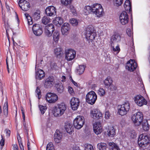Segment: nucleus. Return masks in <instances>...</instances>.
I'll use <instances>...</instances> for the list:
<instances>
[{
    "label": "nucleus",
    "mask_w": 150,
    "mask_h": 150,
    "mask_svg": "<svg viewBox=\"0 0 150 150\" xmlns=\"http://www.w3.org/2000/svg\"><path fill=\"white\" fill-rule=\"evenodd\" d=\"M67 109V106L64 103H61L53 108V113L55 117H60L64 113Z\"/></svg>",
    "instance_id": "obj_1"
},
{
    "label": "nucleus",
    "mask_w": 150,
    "mask_h": 150,
    "mask_svg": "<svg viewBox=\"0 0 150 150\" xmlns=\"http://www.w3.org/2000/svg\"><path fill=\"white\" fill-rule=\"evenodd\" d=\"M85 37L88 42H92L95 39L96 33L94 28L92 26H88L86 29L85 33Z\"/></svg>",
    "instance_id": "obj_2"
},
{
    "label": "nucleus",
    "mask_w": 150,
    "mask_h": 150,
    "mask_svg": "<svg viewBox=\"0 0 150 150\" xmlns=\"http://www.w3.org/2000/svg\"><path fill=\"white\" fill-rule=\"evenodd\" d=\"M150 142V136L149 134H140L138 139V143L141 147L145 146Z\"/></svg>",
    "instance_id": "obj_3"
},
{
    "label": "nucleus",
    "mask_w": 150,
    "mask_h": 150,
    "mask_svg": "<svg viewBox=\"0 0 150 150\" xmlns=\"http://www.w3.org/2000/svg\"><path fill=\"white\" fill-rule=\"evenodd\" d=\"M92 13L97 17H100L102 16L104 13L103 9L100 4L95 3L92 5Z\"/></svg>",
    "instance_id": "obj_4"
},
{
    "label": "nucleus",
    "mask_w": 150,
    "mask_h": 150,
    "mask_svg": "<svg viewBox=\"0 0 150 150\" xmlns=\"http://www.w3.org/2000/svg\"><path fill=\"white\" fill-rule=\"evenodd\" d=\"M130 108L129 103L128 102H125L123 104L118 106V112L122 116L126 115L129 111Z\"/></svg>",
    "instance_id": "obj_5"
},
{
    "label": "nucleus",
    "mask_w": 150,
    "mask_h": 150,
    "mask_svg": "<svg viewBox=\"0 0 150 150\" xmlns=\"http://www.w3.org/2000/svg\"><path fill=\"white\" fill-rule=\"evenodd\" d=\"M130 108L129 103L128 102H125L123 104L118 106V112L122 116L126 115L129 111Z\"/></svg>",
    "instance_id": "obj_6"
},
{
    "label": "nucleus",
    "mask_w": 150,
    "mask_h": 150,
    "mask_svg": "<svg viewBox=\"0 0 150 150\" xmlns=\"http://www.w3.org/2000/svg\"><path fill=\"white\" fill-rule=\"evenodd\" d=\"M143 119L142 113L140 112H138L134 114L132 117V121L136 126H139L141 124Z\"/></svg>",
    "instance_id": "obj_7"
},
{
    "label": "nucleus",
    "mask_w": 150,
    "mask_h": 150,
    "mask_svg": "<svg viewBox=\"0 0 150 150\" xmlns=\"http://www.w3.org/2000/svg\"><path fill=\"white\" fill-rule=\"evenodd\" d=\"M97 99V96L96 93L93 91L89 92L86 96V102L91 105H93L95 103Z\"/></svg>",
    "instance_id": "obj_8"
},
{
    "label": "nucleus",
    "mask_w": 150,
    "mask_h": 150,
    "mask_svg": "<svg viewBox=\"0 0 150 150\" xmlns=\"http://www.w3.org/2000/svg\"><path fill=\"white\" fill-rule=\"evenodd\" d=\"M84 122V119L83 117L78 116L74 120V126L77 129H80L83 127Z\"/></svg>",
    "instance_id": "obj_9"
},
{
    "label": "nucleus",
    "mask_w": 150,
    "mask_h": 150,
    "mask_svg": "<svg viewBox=\"0 0 150 150\" xmlns=\"http://www.w3.org/2000/svg\"><path fill=\"white\" fill-rule=\"evenodd\" d=\"M134 100L135 103L138 106L140 107L144 105H146L147 103L146 100L140 95L136 96L134 98Z\"/></svg>",
    "instance_id": "obj_10"
},
{
    "label": "nucleus",
    "mask_w": 150,
    "mask_h": 150,
    "mask_svg": "<svg viewBox=\"0 0 150 150\" xmlns=\"http://www.w3.org/2000/svg\"><path fill=\"white\" fill-rule=\"evenodd\" d=\"M65 58L68 61L73 60L75 57L76 52L72 49L67 50L65 51Z\"/></svg>",
    "instance_id": "obj_11"
},
{
    "label": "nucleus",
    "mask_w": 150,
    "mask_h": 150,
    "mask_svg": "<svg viewBox=\"0 0 150 150\" xmlns=\"http://www.w3.org/2000/svg\"><path fill=\"white\" fill-rule=\"evenodd\" d=\"M137 66V64L134 60L130 59L128 61L126 66V68L128 71H133L135 70Z\"/></svg>",
    "instance_id": "obj_12"
},
{
    "label": "nucleus",
    "mask_w": 150,
    "mask_h": 150,
    "mask_svg": "<svg viewBox=\"0 0 150 150\" xmlns=\"http://www.w3.org/2000/svg\"><path fill=\"white\" fill-rule=\"evenodd\" d=\"M32 30L34 34L36 36H40L43 33L41 26L37 23H35L33 25Z\"/></svg>",
    "instance_id": "obj_13"
},
{
    "label": "nucleus",
    "mask_w": 150,
    "mask_h": 150,
    "mask_svg": "<svg viewBox=\"0 0 150 150\" xmlns=\"http://www.w3.org/2000/svg\"><path fill=\"white\" fill-rule=\"evenodd\" d=\"M46 99L47 101L49 103H53L57 100L58 97L55 93L50 92L47 94Z\"/></svg>",
    "instance_id": "obj_14"
},
{
    "label": "nucleus",
    "mask_w": 150,
    "mask_h": 150,
    "mask_svg": "<svg viewBox=\"0 0 150 150\" xmlns=\"http://www.w3.org/2000/svg\"><path fill=\"white\" fill-rule=\"evenodd\" d=\"M120 21L122 25L127 24L129 21L128 16L127 13L125 11H123L120 16Z\"/></svg>",
    "instance_id": "obj_15"
},
{
    "label": "nucleus",
    "mask_w": 150,
    "mask_h": 150,
    "mask_svg": "<svg viewBox=\"0 0 150 150\" xmlns=\"http://www.w3.org/2000/svg\"><path fill=\"white\" fill-rule=\"evenodd\" d=\"M54 30V26L52 24L48 25L45 27V33L46 36L50 37L52 36Z\"/></svg>",
    "instance_id": "obj_16"
},
{
    "label": "nucleus",
    "mask_w": 150,
    "mask_h": 150,
    "mask_svg": "<svg viewBox=\"0 0 150 150\" xmlns=\"http://www.w3.org/2000/svg\"><path fill=\"white\" fill-rule=\"evenodd\" d=\"M90 114L91 117L94 119H98L102 117V113L96 109H94L91 110Z\"/></svg>",
    "instance_id": "obj_17"
},
{
    "label": "nucleus",
    "mask_w": 150,
    "mask_h": 150,
    "mask_svg": "<svg viewBox=\"0 0 150 150\" xmlns=\"http://www.w3.org/2000/svg\"><path fill=\"white\" fill-rule=\"evenodd\" d=\"M19 6L24 11L28 10L30 6L29 3L25 0H20L18 2Z\"/></svg>",
    "instance_id": "obj_18"
},
{
    "label": "nucleus",
    "mask_w": 150,
    "mask_h": 150,
    "mask_svg": "<svg viewBox=\"0 0 150 150\" xmlns=\"http://www.w3.org/2000/svg\"><path fill=\"white\" fill-rule=\"evenodd\" d=\"M46 14L47 16H52L56 14V9L53 6H49L45 10Z\"/></svg>",
    "instance_id": "obj_19"
},
{
    "label": "nucleus",
    "mask_w": 150,
    "mask_h": 150,
    "mask_svg": "<svg viewBox=\"0 0 150 150\" xmlns=\"http://www.w3.org/2000/svg\"><path fill=\"white\" fill-rule=\"evenodd\" d=\"M93 129L96 134H99L101 133L103 129L100 123L99 122H96L93 125Z\"/></svg>",
    "instance_id": "obj_20"
},
{
    "label": "nucleus",
    "mask_w": 150,
    "mask_h": 150,
    "mask_svg": "<svg viewBox=\"0 0 150 150\" xmlns=\"http://www.w3.org/2000/svg\"><path fill=\"white\" fill-rule=\"evenodd\" d=\"M70 103L71 108L73 110H76L79 105V100L78 98H73L71 100Z\"/></svg>",
    "instance_id": "obj_21"
},
{
    "label": "nucleus",
    "mask_w": 150,
    "mask_h": 150,
    "mask_svg": "<svg viewBox=\"0 0 150 150\" xmlns=\"http://www.w3.org/2000/svg\"><path fill=\"white\" fill-rule=\"evenodd\" d=\"M54 83V79L52 76H49L45 80L44 84L45 87L47 88L52 87Z\"/></svg>",
    "instance_id": "obj_22"
},
{
    "label": "nucleus",
    "mask_w": 150,
    "mask_h": 150,
    "mask_svg": "<svg viewBox=\"0 0 150 150\" xmlns=\"http://www.w3.org/2000/svg\"><path fill=\"white\" fill-rule=\"evenodd\" d=\"M35 78L37 79L41 80L45 76L44 72L42 69H36L35 68Z\"/></svg>",
    "instance_id": "obj_23"
},
{
    "label": "nucleus",
    "mask_w": 150,
    "mask_h": 150,
    "mask_svg": "<svg viewBox=\"0 0 150 150\" xmlns=\"http://www.w3.org/2000/svg\"><path fill=\"white\" fill-rule=\"evenodd\" d=\"M70 29L69 25L67 23H64L62 27L61 31L62 35H68Z\"/></svg>",
    "instance_id": "obj_24"
},
{
    "label": "nucleus",
    "mask_w": 150,
    "mask_h": 150,
    "mask_svg": "<svg viewBox=\"0 0 150 150\" xmlns=\"http://www.w3.org/2000/svg\"><path fill=\"white\" fill-rule=\"evenodd\" d=\"M64 128L67 132L70 134L73 132L72 125L69 121H67L65 122Z\"/></svg>",
    "instance_id": "obj_25"
},
{
    "label": "nucleus",
    "mask_w": 150,
    "mask_h": 150,
    "mask_svg": "<svg viewBox=\"0 0 150 150\" xmlns=\"http://www.w3.org/2000/svg\"><path fill=\"white\" fill-rule=\"evenodd\" d=\"M62 134L59 131H57L54 134V139L55 142L57 143H59L61 141Z\"/></svg>",
    "instance_id": "obj_26"
},
{
    "label": "nucleus",
    "mask_w": 150,
    "mask_h": 150,
    "mask_svg": "<svg viewBox=\"0 0 150 150\" xmlns=\"http://www.w3.org/2000/svg\"><path fill=\"white\" fill-rule=\"evenodd\" d=\"M120 35L118 33L115 34L113 35L111 39V41L112 42H113V43L114 42H119L120 41Z\"/></svg>",
    "instance_id": "obj_27"
},
{
    "label": "nucleus",
    "mask_w": 150,
    "mask_h": 150,
    "mask_svg": "<svg viewBox=\"0 0 150 150\" xmlns=\"http://www.w3.org/2000/svg\"><path fill=\"white\" fill-rule=\"evenodd\" d=\"M112 80L111 77L108 76L104 81V83L105 87L107 88H109L110 86L111 83H112Z\"/></svg>",
    "instance_id": "obj_28"
},
{
    "label": "nucleus",
    "mask_w": 150,
    "mask_h": 150,
    "mask_svg": "<svg viewBox=\"0 0 150 150\" xmlns=\"http://www.w3.org/2000/svg\"><path fill=\"white\" fill-rule=\"evenodd\" d=\"M131 5L129 0H126L124 5V7L126 11H131Z\"/></svg>",
    "instance_id": "obj_29"
},
{
    "label": "nucleus",
    "mask_w": 150,
    "mask_h": 150,
    "mask_svg": "<svg viewBox=\"0 0 150 150\" xmlns=\"http://www.w3.org/2000/svg\"><path fill=\"white\" fill-rule=\"evenodd\" d=\"M92 5L91 6H85L83 10L85 14L87 15L91 12H92Z\"/></svg>",
    "instance_id": "obj_30"
},
{
    "label": "nucleus",
    "mask_w": 150,
    "mask_h": 150,
    "mask_svg": "<svg viewBox=\"0 0 150 150\" xmlns=\"http://www.w3.org/2000/svg\"><path fill=\"white\" fill-rule=\"evenodd\" d=\"M53 23L55 25L58 24L61 25L64 22L63 20L60 17H58L56 18L53 21Z\"/></svg>",
    "instance_id": "obj_31"
},
{
    "label": "nucleus",
    "mask_w": 150,
    "mask_h": 150,
    "mask_svg": "<svg viewBox=\"0 0 150 150\" xmlns=\"http://www.w3.org/2000/svg\"><path fill=\"white\" fill-rule=\"evenodd\" d=\"M109 137H113L115 134V129L113 127H110L107 131Z\"/></svg>",
    "instance_id": "obj_32"
},
{
    "label": "nucleus",
    "mask_w": 150,
    "mask_h": 150,
    "mask_svg": "<svg viewBox=\"0 0 150 150\" xmlns=\"http://www.w3.org/2000/svg\"><path fill=\"white\" fill-rule=\"evenodd\" d=\"M53 39L54 41L56 42H58L59 39V33L57 31H55L53 34Z\"/></svg>",
    "instance_id": "obj_33"
},
{
    "label": "nucleus",
    "mask_w": 150,
    "mask_h": 150,
    "mask_svg": "<svg viewBox=\"0 0 150 150\" xmlns=\"http://www.w3.org/2000/svg\"><path fill=\"white\" fill-rule=\"evenodd\" d=\"M111 46L112 47L113 51L115 52V53H116V54H117L120 52V49L119 45H117L115 47L114 43L112 42L111 43Z\"/></svg>",
    "instance_id": "obj_34"
},
{
    "label": "nucleus",
    "mask_w": 150,
    "mask_h": 150,
    "mask_svg": "<svg viewBox=\"0 0 150 150\" xmlns=\"http://www.w3.org/2000/svg\"><path fill=\"white\" fill-rule=\"evenodd\" d=\"M3 112L4 115L6 117L8 114V105L7 102H6L4 104L3 108Z\"/></svg>",
    "instance_id": "obj_35"
},
{
    "label": "nucleus",
    "mask_w": 150,
    "mask_h": 150,
    "mask_svg": "<svg viewBox=\"0 0 150 150\" xmlns=\"http://www.w3.org/2000/svg\"><path fill=\"white\" fill-rule=\"evenodd\" d=\"M142 126L144 130L146 131L149 129V126L147 120H144L142 121Z\"/></svg>",
    "instance_id": "obj_36"
},
{
    "label": "nucleus",
    "mask_w": 150,
    "mask_h": 150,
    "mask_svg": "<svg viewBox=\"0 0 150 150\" xmlns=\"http://www.w3.org/2000/svg\"><path fill=\"white\" fill-rule=\"evenodd\" d=\"M98 147L100 150H106L107 145L104 143H100L98 144Z\"/></svg>",
    "instance_id": "obj_37"
},
{
    "label": "nucleus",
    "mask_w": 150,
    "mask_h": 150,
    "mask_svg": "<svg viewBox=\"0 0 150 150\" xmlns=\"http://www.w3.org/2000/svg\"><path fill=\"white\" fill-rule=\"evenodd\" d=\"M109 144L111 147V150H120L117 145L114 143H109Z\"/></svg>",
    "instance_id": "obj_38"
},
{
    "label": "nucleus",
    "mask_w": 150,
    "mask_h": 150,
    "mask_svg": "<svg viewBox=\"0 0 150 150\" xmlns=\"http://www.w3.org/2000/svg\"><path fill=\"white\" fill-rule=\"evenodd\" d=\"M56 88L58 92L60 93H62L64 91V88L62 84L60 83L57 84Z\"/></svg>",
    "instance_id": "obj_39"
},
{
    "label": "nucleus",
    "mask_w": 150,
    "mask_h": 150,
    "mask_svg": "<svg viewBox=\"0 0 150 150\" xmlns=\"http://www.w3.org/2000/svg\"><path fill=\"white\" fill-rule=\"evenodd\" d=\"M85 68V67L84 65H79V68L77 69V73L79 74H82L84 71Z\"/></svg>",
    "instance_id": "obj_40"
},
{
    "label": "nucleus",
    "mask_w": 150,
    "mask_h": 150,
    "mask_svg": "<svg viewBox=\"0 0 150 150\" xmlns=\"http://www.w3.org/2000/svg\"><path fill=\"white\" fill-rule=\"evenodd\" d=\"M33 17L35 20H38L40 17V12L39 11L35 12L33 14Z\"/></svg>",
    "instance_id": "obj_41"
},
{
    "label": "nucleus",
    "mask_w": 150,
    "mask_h": 150,
    "mask_svg": "<svg viewBox=\"0 0 150 150\" xmlns=\"http://www.w3.org/2000/svg\"><path fill=\"white\" fill-rule=\"evenodd\" d=\"M25 15L27 20L28 25H32L33 23V22L30 16L27 13L25 14Z\"/></svg>",
    "instance_id": "obj_42"
},
{
    "label": "nucleus",
    "mask_w": 150,
    "mask_h": 150,
    "mask_svg": "<svg viewBox=\"0 0 150 150\" xmlns=\"http://www.w3.org/2000/svg\"><path fill=\"white\" fill-rule=\"evenodd\" d=\"M21 111H22V117H23V125L24 126V129H25V130L26 131L27 134L28 135V132H27L28 130H27V128L26 127V123H25V114H24V112H23V110H22V109H21Z\"/></svg>",
    "instance_id": "obj_43"
},
{
    "label": "nucleus",
    "mask_w": 150,
    "mask_h": 150,
    "mask_svg": "<svg viewBox=\"0 0 150 150\" xmlns=\"http://www.w3.org/2000/svg\"><path fill=\"white\" fill-rule=\"evenodd\" d=\"M50 21V19L47 16H44L42 20V23L44 24H46Z\"/></svg>",
    "instance_id": "obj_44"
},
{
    "label": "nucleus",
    "mask_w": 150,
    "mask_h": 150,
    "mask_svg": "<svg viewBox=\"0 0 150 150\" xmlns=\"http://www.w3.org/2000/svg\"><path fill=\"white\" fill-rule=\"evenodd\" d=\"M62 49L61 48H57L54 49V53L57 56L60 55L62 54Z\"/></svg>",
    "instance_id": "obj_45"
},
{
    "label": "nucleus",
    "mask_w": 150,
    "mask_h": 150,
    "mask_svg": "<svg viewBox=\"0 0 150 150\" xmlns=\"http://www.w3.org/2000/svg\"><path fill=\"white\" fill-rule=\"evenodd\" d=\"M122 2V0H113L114 5L117 7L120 6Z\"/></svg>",
    "instance_id": "obj_46"
},
{
    "label": "nucleus",
    "mask_w": 150,
    "mask_h": 150,
    "mask_svg": "<svg viewBox=\"0 0 150 150\" xmlns=\"http://www.w3.org/2000/svg\"><path fill=\"white\" fill-rule=\"evenodd\" d=\"M39 107L40 110L42 114H43L47 109V107L46 106H44L42 105H39Z\"/></svg>",
    "instance_id": "obj_47"
},
{
    "label": "nucleus",
    "mask_w": 150,
    "mask_h": 150,
    "mask_svg": "<svg viewBox=\"0 0 150 150\" xmlns=\"http://www.w3.org/2000/svg\"><path fill=\"white\" fill-rule=\"evenodd\" d=\"M46 150H54V145L52 142H50L47 144Z\"/></svg>",
    "instance_id": "obj_48"
},
{
    "label": "nucleus",
    "mask_w": 150,
    "mask_h": 150,
    "mask_svg": "<svg viewBox=\"0 0 150 150\" xmlns=\"http://www.w3.org/2000/svg\"><path fill=\"white\" fill-rule=\"evenodd\" d=\"M72 0H61V2L62 4L65 6H67L70 4Z\"/></svg>",
    "instance_id": "obj_49"
},
{
    "label": "nucleus",
    "mask_w": 150,
    "mask_h": 150,
    "mask_svg": "<svg viewBox=\"0 0 150 150\" xmlns=\"http://www.w3.org/2000/svg\"><path fill=\"white\" fill-rule=\"evenodd\" d=\"M71 23L73 26L77 25L78 23V20L75 18H72L70 20Z\"/></svg>",
    "instance_id": "obj_50"
},
{
    "label": "nucleus",
    "mask_w": 150,
    "mask_h": 150,
    "mask_svg": "<svg viewBox=\"0 0 150 150\" xmlns=\"http://www.w3.org/2000/svg\"><path fill=\"white\" fill-rule=\"evenodd\" d=\"M85 150H93V149L90 144H86L85 145Z\"/></svg>",
    "instance_id": "obj_51"
},
{
    "label": "nucleus",
    "mask_w": 150,
    "mask_h": 150,
    "mask_svg": "<svg viewBox=\"0 0 150 150\" xmlns=\"http://www.w3.org/2000/svg\"><path fill=\"white\" fill-rule=\"evenodd\" d=\"M105 93V90L103 88H99L98 92V94L101 96H104Z\"/></svg>",
    "instance_id": "obj_52"
},
{
    "label": "nucleus",
    "mask_w": 150,
    "mask_h": 150,
    "mask_svg": "<svg viewBox=\"0 0 150 150\" xmlns=\"http://www.w3.org/2000/svg\"><path fill=\"white\" fill-rule=\"evenodd\" d=\"M36 95L38 96V99H40L41 97V92L39 88H37L35 91Z\"/></svg>",
    "instance_id": "obj_53"
},
{
    "label": "nucleus",
    "mask_w": 150,
    "mask_h": 150,
    "mask_svg": "<svg viewBox=\"0 0 150 150\" xmlns=\"http://www.w3.org/2000/svg\"><path fill=\"white\" fill-rule=\"evenodd\" d=\"M130 136L131 138L134 139L137 137V134L134 130H132L131 131L130 133Z\"/></svg>",
    "instance_id": "obj_54"
},
{
    "label": "nucleus",
    "mask_w": 150,
    "mask_h": 150,
    "mask_svg": "<svg viewBox=\"0 0 150 150\" xmlns=\"http://www.w3.org/2000/svg\"><path fill=\"white\" fill-rule=\"evenodd\" d=\"M126 33L128 35L129 37H131L132 36L133 33L130 29L128 28L127 29Z\"/></svg>",
    "instance_id": "obj_55"
},
{
    "label": "nucleus",
    "mask_w": 150,
    "mask_h": 150,
    "mask_svg": "<svg viewBox=\"0 0 150 150\" xmlns=\"http://www.w3.org/2000/svg\"><path fill=\"white\" fill-rule=\"evenodd\" d=\"M69 8L71 12H72V13H74V14L76 13V10L73 6L70 5L69 7Z\"/></svg>",
    "instance_id": "obj_56"
},
{
    "label": "nucleus",
    "mask_w": 150,
    "mask_h": 150,
    "mask_svg": "<svg viewBox=\"0 0 150 150\" xmlns=\"http://www.w3.org/2000/svg\"><path fill=\"white\" fill-rule=\"evenodd\" d=\"M1 137L2 139H1L0 142V145L1 146V149L3 148V146L4 144V140L3 138V137L2 135H1Z\"/></svg>",
    "instance_id": "obj_57"
},
{
    "label": "nucleus",
    "mask_w": 150,
    "mask_h": 150,
    "mask_svg": "<svg viewBox=\"0 0 150 150\" xmlns=\"http://www.w3.org/2000/svg\"><path fill=\"white\" fill-rule=\"evenodd\" d=\"M110 116V114L108 111H106L105 113V118L106 119H108Z\"/></svg>",
    "instance_id": "obj_58"
},
{
    "label": "nucleus",
    "mask_w": 150,
    "mask_h": 150,
    "mask_svg": "<svg viewBox=\"0 0 150 150\" xmlns=\"http://www.w3.org/2000/svg\"><path fill=\"white\" fill-rule=\"evenodd\" d=\"M18 139L21 149V150H24V148L22 144V142L20 140L21 138H20L19 139L18 138Z\"/></svg>",
    "instance_id": "obj_59"
},
{
    "label": "nucleus",
    "mask_w": 150,
    "mask_h": 150,
    "mask_svg": "<svg viewBox=\"0 0 150 150\" xmlns=\"http://www.w3.org/2000/svg\"><path fill=\"white\" fill-rule=\"evenodd\" d=\"M5 132L6 134V136L8 137H9L10 135L11 131L8 129H6Z\"/></svg>",
    "instance_id": "obj_60"
},
{
    "label": "nucleus",
    "mask_w": 150,
    "mask_h": 150,
    "mask_svg": "<svg viewBox=\"0 0 150 150\" xmlns=\"http://www.w3.org/2000/svg\"><path fill=\"white\" fill-rule=\"evenodd\" d=\"M68 90L70 93L71 95H73L74 93V91H73L72 88L70 86H69L68 87Z\"/></svg>",
    "instance_id": "obj_61"
},
{
    "label": "nucleus",
    "mask_w": 150,
    "mask_h": 150,
    "mask_svg": "<svg viewBox=\"0 0 150 150\" xmlns=\"http://www.w3.org/2000/svg\"><path fill=\"white\" fill-rule=\"evenodd\" d=\"M110 87V89L112 91L115 90L116 89V87L111 83Z\"/></svg>",
    "instance_id": "obj_62"
},
{
    "label": "nucleus",
    "mask_w": 150,
    "mask_h": 150,
    "mask_svg": "<svg viewBox=\"0 0 150 150\" xmlns=\"http://www.w3.org/2000/svg\"><path fill=\"white\" fill-rule=\"evenodd\" d=\"M13 150H18V147L16 144H13Z\"/></svg>",
    "instance_id": "obj_63"
},
{
    "label": "nucleus",
    "mask_w": 150,
    "mask_h": 150,
    "mask_svg": "<svg viewBox=\"0 0 150 150\" xmlns=\"http://www.w3.org/2000/svg\"><path fill=\"white\" fill-rule=\"evenodd\" d=\"M62 81L64 82L65 81V80L66 79V77L64 76H62Z\"/></svg>",
    "instance_id": "obj_64"
}]
</instances>
